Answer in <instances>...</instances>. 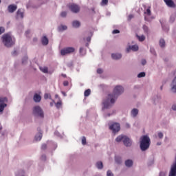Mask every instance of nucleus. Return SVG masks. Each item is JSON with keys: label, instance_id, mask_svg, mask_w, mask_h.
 Listing matches in <instances>:
<instances>
[{"label": "nucleus", "instance_id": "obj_15", "mask_svg": "<svg viewBox=\"0 0 176 176\" xmlns=\"http://www.w3.org/2000/svg\"><path fill=\"white\" fill-rule=\"evenodd\" d=\"M166 5L168 6V8H175V4L173 0H164Z\"/></svg>", "mask_w": 176, "mask_h": 176}, {"label": "nucleus", "instance_id": "obj_54", "mask_svg": "<svg viewBox=\"0 0 176 176\" xmlns=\"http://www.w3.org/2000/svg\"><path fill=\"white\" fill-rule=\"evenodd\" d=\"M159 176H166V173L164 172H160Z\"/></svg>", "mask_w": 176, "mask_h": 176}, {"label": "nucleus", "instance_id": "obj_44", "mask_svg": "<svg viewBox=\"0 0 176 176\" xmlns=\"http://www.w3.org/2000/svg\"><path fill=\"white\" fill-rule=\"evenodd\" d=\"M141 64H142V65H146V60L142 59Z\"/></svg>", "mask_w": 176, "mask_h": 176}, {"label": "nucleus", "instance_id": "obj_2", "mask_svg": "<svg viewBox=\"0 0 176 176\" xmlns=\"http://www.w3.org/2000/svg\"><path fill=\"white\" fill-rule=\"evenodd\" d=\"M151 146V138L148 135H145L140 138V148L142 152H145L149 149Z\"/></svg>", "mask_w": 176, "mask_h": 176}, {"label": "nucleus", "instance_id": "obj_29", "mask_svg": "<svg viewBox=\"0 0 176 176\" xmlns=\"http://www.w3.org/2000/svg\"><path fill=\"white\" fill-rule=\"evenodd\" d=\"M115 162L118 164H121V163H122V157H115Z\"/></svg>", "mask_w": 176, "mask_h": 176}, {"label": "nucleus", "instance_id": "obj_17", "mask_svg": "<svg viewBox=\"0 0 176 176\" xmlns=\"http://www.w3.org/2000/svg\"><path fill=\"white\" fill-rule=\"evenodd\" d=\"M113 60H120L122 58V54L115 53L111 54Z\"/></svg>", "mask_w": 176, "mask_h": 176}, {"label": "nucleus", "instance_id": "obj_5", "mask_svg": "<svg viewBox=\"0 0 176 176\" xmlns=\"http://www.w3.org/2000/svg\"><path fill=\"white\" fill-rule=\"evenodd\" d=\"M75 52V48L74 47H67L62 49L60 50L61 56H67V54H71Z\"/></svg>", "mask_w": 176, "mask_h": 176}, {"label": "nucleus", "instance_id": "obj_36", "mask_svg": "<svg viewBox=\"0 0 176 176\" xmlns=\"http://www.w3.org/2000/svg\"><path fill=\"white\" fill-rule=\"evenodd\" d=\"M100 5L101 6H105L108 5V0H102Z\"/></svg>", "mask_w": 176, "mask_h": 176}, {"label": "nucleus", "instance_id": "obj_28", "mask_svg": "<svg viewBox=\"0 0 176 176\" xmlns=\"http://www.w3.org/2000/svg\"><path fill=\"white\" fill-rule=\"evenodd\" d=\"M91 93V90H90V89L85 90L84 92L85 97H89Z\"/></svg>", "mask_w": 176, "mask_h": 176}, {"label": "nucleus", "instance_id": "obj_39", "mask_svg": "<svg viewBox=\"0 0 176 176\" xmlns=\"http://www.w3.org/2000/svg\"><path fill=\"white\" fill-rule=\"evenodd\" d=\"M157 135L160 140H162V138H163V137H164L163 133H162V132H158Z\"/></svg>", "mask_w": 176, "mask_h": 176}, {"label": "nucleus", "instance_id": "obj_26", "mask_svg": "<svg viewBox=\"0 0 176 176\" xmlns=\"http://www.w3.org/2000/svg\"><path fill=\"white\" fill-rule=\"evenodd\" d=\"M96 166L98 168V170H102V168H104V165L102 164V162L101 161H98V162H96Z\"/></svg>", "mask_w": 176, "mask_h": 176}, {"label": "nucleus", "instance_id": "obj_14", "mask_svg": "<svg viewBox=\"0 0 176 176\" xmlns=\"http://www.w3.org/2000/svg\"><path fill=\"white\" fill-rule=\"evenodd\" d=\"M130 50H133V52H137L138 50V45H130L129 47L126 48V52L129 53Z\"/></svg>", "mask_w": 176, "mask_h": 176}, {"label": "nucleus", "instance_id": "obj_46", "mask_svg": "<svg viewBox=\"0 0 176 176\" xmlns=\"http://www.w3.org/2000/svg\"><path fill=\"white\" fill-rule=\"evenodd\" d=\"M54 135H56V137H61V135L57 131L54 132Z\"/></svg>", "mask_w": 176, "mask_h": 176}, {"label": "nucleus", "instance_id": "obj_22", "mask_svg": "<svg viewBox=\"0 0 176 176\" xmlns=\"http://www.w3.org/2000/svg\"><path fill=\"white\" fill-rule=\"evenodd\" d=\"M42 132L39 131L34 137L35 141H41L42 140Z\"/></svg>", "mask_w": 176, "mask_h": 176}, {"label": "nucleus", "instance_id": "obj_9", "mask_svg": "<svg viewBox=\"0 0 176 176\" xmlns=\"http://www.w3.org/2000/svg\"><path fill=\"white\" fill-rule=\"evenodd\" d=\"M144 14H146L147 16H144L145 21L151 22L152 21L153 18H149V16L152 14V12H151V7H148L146 10L144 11Z\"/></svg>", "mask_w": 176, "mask_h": 176}, {"label": "nucleus", "instance_id": "obj_62", "mask_svg": "<svg viewBox=\"0 0 176 176\" xmlns=\"http://www.w3.org/2000/svg\"><path fill=\"white\" fill-rule=\"evenodd\" d=\"M157 145H162V143L161 142H158V143H157Z\"/></svg>", "mask_w": 176, "mask_h": 176}, {"label": "nucleus", "instance_id": "obj_57", "mask_svg": "<svg viewBox=\"0 0 176 176\" xmlns=\"http://www.w3.org/2000/svg\"><path fill=\"white\" fill-rule=\"evenodd\" d=\"M52 102H50V107H53L54 105V100L52 99Z\"/></svg>", "mask_w": 176, "mask_h": 176}, {"label": "nucleus", "instance_id": "obj_43", "mask_svg": "<svg viewBox=\"0 0 176 176\" xmlns=\"http://www.w3.org/2000/svg\"><path fill=\"white\" fill-rule=\"evenodd\" d=\"M113 113H115V111H113ZM113 113L104 114V118H109V116H111V115H112Z\"/></svg>", "mask_w": 176, "mask_h": 176}, {"label": "nucleus", "instance_id": "obj_60", "mask_svg": "<svg viewBox=\"0 0 176 176\" xmlns=\"http://www.w3.org/2000/svg\"><path fill=\"white\" fill-rule=\"evenodd\" d=\"M62 76H63V78H67V74H62Z\"/></svg>", "mask_w": 176, "mask_h": 176}, {"label": "nucleus", "instance_id": "obj_32", "mask_svg": "<svg viewBox=\"0 0 176 176\" xmlns=\"http://www.w3.org/2000/svg\"><path fill=\"white\" fill-rule=\"evenodd\" d=\"M143 30L145 34H149V28H148V26H146V25H143Z\"/></svg>", "mask_w": 176, "mask_h": 176}, {"label": "nucleus", "instance_id": "obj_47", "mask_svg": "<svg viewBox=\"0 0 176 176\" xmlns=\"http://www.w3.org/2000/svg\"><path fill=\"white\" fill-rule=\"evenodd\" d=\"M120 32V31H119V30H114L112 32V34H119Z\"/></svg>", "mask_w": 176, "mask_h": 176}, {"label": "nucleus", "instance_id": "obj_63", "mask_svg": "<svg viewBox=\"0 0 176 176\" xmlns=\"http://www.w3.org/2000/svg\"><path fill=\"white\" fill-rule=\"evenodd\" d=\"M85 45L87 46V47H89V43H86Z\"/></svg>", "mask_w": 176, "mask_h": 176}, {"label": "nucleus", "instance_id": "obj_11", "mask_svg": "<svg viewBox=\"0 0 176 176\" xmlns=\"http://www.w3.org/2000/svg\"><path fill=\"white\" fill-rule=\"evenodd\" d=\"M123 144L124 146L126 147H130L131 145H133V140L130 139V138L125 136L124 140H123Z\"/></svg>", "mask_w": 176, "mask_h": 176}, {"label": "nucleus", "instance_id": "obj_64", "mask_svg": "<svg viewBox=\"0 0 176 176\" xmlns=\"http://www.w3.org/2000/svg\"><path fill=\"white\" fill-rule=\"evenodd\" d=\"M26 34H30V31H26Z\"/></svg>", "mask_w": 176, "mask_h": 176}, {"label": "nucleus", "instance_id": "obj_25", "mask_svg": "<svg viewBox=\"0 0 176 176\" xmlns=\"http://www.w3.org/2000/svg\"><path fill=\"white\" fill-rule=\"evenodd\" d=\"M72 27L74 28H79L80 27V22L79 21H74L72 22Z\"/></svg>", "mask_w": 176, "mask_h": 176}, {"label": "nucleus", "instance_id": "obj_51", "mask_svg": "<svg viewBox=\"0 0 176 176\" xmlns=\"http://www.w3.org/2000/svg\"><path fill=\"white\" fill-rule=\"evenodd\" d=\"M41 160H46V155H43L42 156H41Z\"/></svg>", "mask_w": 176, "mask_h": 176}, {"label": "nucleus", "instance_id": "obj_16", "mask_svg": "<svg viewBox=\"0 0 176 176\" xmlns=\"http://www.w3.org/2000/svg\"><path fill=\"white\" fill-rule=\"evenodd\" d=\"M33 100L34 102H41V100H42V97L41 96V95L38 94H35L34 95Z\"/></svg>", "mask_w": 176, "mask_h": 176}, {"label": "nucleus", "instance_id": "obj_6", "mask_svg": "<svg viewBox=\"0 0 176 176\" xmlns=\"http://www.w3.org/2000/svg\"><path fill=\"white\" fill-rule=\"evenodd\" d=\"M6 102H8V99L5 97H0V112H3L5 108L8 107Z\"/></svg>", "mask_w": 176, "mask_h": 176}, {"label": "nucleus", "instance_id": "obj_45", "mask_svg": "<svg viewBox=\"0 0 176 176\" xmlns=\"http://www.w3.org/2000/svg\"><path fill=\"white\" fill-rule=\"evenodd\" d=\"M107 176H113V173H112V171L108 170L107 173Z\"/></svg>", "mask_w": 176, "mask_h": 176}, {"label": "nucleus", "instance_id": "obj_27", "mask_svg": "<svg viewBox=\"0 0 176 176\" xmlns=\"http://www.w3.org/2000/svg\"><path fill=\"white\" fill-rule=\"evenodd\" d=\"M63 105V102L61 100H59L56 103H55V107L57 108V109H60Z\"/></svg>", "mask_w": 176, "mask_h": 176}, {"label": "nucleus", "instance_id": "obj_56", "mask_svg": "<svg viewBox=\"0 0 176 176\" xmlns=\"http://www.w3.org/2000/svg\"><path fill=\"white\" fill-rule=\"evenodd\" d=\"M90 41H91V36H88V37L87 38V42H90Z\"/></svg>", "mask_w": 176, "mask_h": 176}, {"label": "nucleus", "instance_id": "obj_8", "mask_svg": "<svg viewBox=\"0 0 176 176\" xmlns=\"http://www.w3.org/2000/svg\"><path fill=\"white\" fill-rule=\"evenodd\" d=\"M69 8L72 13H79L80 11V7L76 4H71Z\"/></svg>", "mask_w": 176, "mask_h": 176}, {"label": "nucleus", "instance_id": "obj_61", "mask_svg": "<svg viewBox=\"0 0 176 176\" xmlns=\"http://www.w3.org/2000/svg\"><path fill=\"white\" fill-rule=\"evenodd\" d=\"M34 42H36L37 41H38V39L37 38H34V40H33Z\"/></svg>", "mask_w": 176, "mask_h": 176}, {"label": "nucleus", "instance_id": "obj_48", "mask_svg": "<svg viewBox=\"0 0 176 176\" xmlns=\"http://www.w3.org/2000/svg\"><path fill=\"white\" fill-rule=\"evenodd\" d=\"M47 146L45 144H42V146H41V149H43V150L46 149Z\"/></svg>", "mask_w": 176, "mask_h": 176}, {"label": "nucleus", "instance_id": "obj_19", "mask_svg": "<svg viewBox=\"0 0 176 176\" xmlns=\"http://www.w3.org/2000/svg\"><path fill=\"white\" fill-rule=\"evenodd\" d=\"M133 164H134V162L132 160H126L125 161L126 167H128V168L133 167Z\"/></svg>", "mask_w": 176, "mask_h": 176}, {"label": "nucleus", "instance_id": "obj_10", "mask_svg": "<svg viewBox=\"0 0 176 176\" xmlns=\"http://www.w3.org/2000/svg\"><path fill=\"white\" fill-rule=\"evenodd\" d=\"M16 19V20H23L24 19V10L20 8L17 10Z\"/></svg>", "mask_w": 176, "mask_h": 176}, {"label": "nucleus", "instance_id": "obj_18", "mask_svg": "<svg viewBox=\"0 0 176 176\" xmlns=\"http://www.w3.org/2000/svg\"><path fill=\"white\" fill-rule=\"evenodd\" d=\"M41 43L43 46H47V45H49V39L47 38V37H46V36L42 37Z\"/></svg>", "mask_w": 176, "mask_h": 176}, {"label": "nucleus", "instance_id": "obj_59", "mask_svg": "<svg viewBox=\"0 0 176 176\" xmlns=\"http://www.w3.org/2000/svg\"><path fill=\"white\" fill-rule=\"evenodd\" d=\"M55 98H58V100H60V97H58V94H56V95H55Z\"/></svg>", "mask_w": 176, "mask_h": 176}, {"label": "nucleus", "instance_id": "obj_23", "mask_svg": "<svg viewBox=\"0 0 176 176\" xmlns=\"http://www.w3.org/2000/svg\"><path fill=\"white\" fill-rule=\"evenodd\" d=\"M159 45L162 49L166 47V41L164 38H160L159 41Z\"/></svg>", "mask_w": 176, "mask_h": 176}, {"label": "nucleus", "instance_id": "obj_38", "mask_svg": "<svg viewBox=\"0 0 176 176\" xmlns=\"http://www.w3.org/2000/svg\"><path fill=\"white\" fill-rule=\"evenodd\" d=\"M82 145H86V137L85 136L82 138Z\"/></svg>", "mask_w": 176, "mask_h": 176}, {"label": "nucleus", "instance_id": "obj_49", "mask_svg": "<svg viewBox=\"0 0 176 176\" xmlns=\"http://www.w3.org/2000/svg\"><path fill=\"white\" fill-rule=\"evenodd\" d=\"M133 17H134V16H133V14H130L128 16V21H130V20H131V19H133Z\"/></svg>", "mask_w": 176, "mask_h": 176}, {"label": "nucleus", "instance_id": "obj_21", "mask_svg": "<svg viewBox=\"0 0 176 176\" xmlns=\"http://www.w3.org/2000/svg\"><path fill=\"white\" fill-rule=\"evenodd\" d=\"M67 27L65 25H60L58 27V31H59V32H63V31H66V30H67Z\"/></svg>", "mask_w": 176, "mask_h": 176}, {"label": "nucleus", "instance_id": "obj_24", "mask_svg": "<svg viewBox=\"0 0 176 176\" xmlns=\"http://www.w3.org/2000/svg\"><path fill=\"white\" fill-rule=\"evenodd\" d=\"M175 18H176V11L171 14L169 19L170 23H174L175 21Z\"/></svg>", "mask_w": 176, "mask_h": 176}, {"label": "nucleus", "instance_id": "obj_7", "mask_svg": "<svg viewBox=\"0 0 176 176\" xmlns=\"http://www.w3.org/2000/svg\"><path fill=\"white\" fill-rule=\"evenodd\" d=\"M110 130L113 131V133H118V131H120V123H113L109 126Z\"/></svg>", "mask_w": 176, "mask_h": 176}, {"label": "nucleus", "instance_id": "obj_30", "mask_svg": "<svg viewBox=\"0 0 176 176\" xmlns=\"http://www.w3.org/2000/svg\"><path fill=\"white\" fill-rule=\"evenodd\" d=\"M79 53L80 56H85V54H86V50H85V48L80 47L79 50Z\"/></svg>", "mask_w": 176, "mask_h": 176}, {"label": "nucleus", "instance_id": "obj_58", "mask_svg": "<svg viewBox=\"0 0 176 176\" xmlns=\"http://www.w3.org/2000/svg\"><path fill=\"white\" fill-rule=\"evenodd\" d=\"M61 94H63V96H64V97H67V94L64 91H61Z\"/></svg>", "mask_w": 176, "mask_h": 176}, {"label": "nucleus", "instance_id": "obj_52", "mask_svg": "<svg viewBox=\"0 0 176 176\" xmlns=\"http://www.w3.org/2000/svg\"><path fill=\"white\" fill-rule=\"evenodd\" d=\"M97 72H98V74H102V69H98Z\"/></svg>", "mask_w": 176, "mask_h": 176}, {"label": "nucleus", "instance_id": "obj_55", "mask_svg": "<svg viewBox=\"0 0 176 176\" xmlns=\"http://www.w3.org/2000/svg\"><path fill=\"white\" fill-rule=\"evenodd\" d=\"M172 109H173V111H176V104H173L172 106Z\"/></svg>", "mask_w": 176, "mask_h": 176}, {"label": "nucleus", "instance_id": "obj_33", "mask_svg": "<svg viewBox=\"0 0 176 176\" xmlns=\"http://www.w3.org/2000/svg\"><path fill=\"white\" fill-rule=\"evenodd\" d=\"M40 69L42 72H43L44 74H47V71L48 69L46 67H40Z\"/></svg>", "mask_w": 176, "mask_h": 176}, {"label": "nucleus", "instance_id": "obj_4", "mask_svg": "<svg viewBox=\"0 0 176 176\" xmlns=\"http://www.w3.org/2000/svg\"><path fill=\"white\" fill-rule=\"evenodd\" d=\"M32 114L37 119H43L45 118V112L40 106H34L33 107Z\"/></svg>", "mask_w": 176, "mask_h": 176}, {"label": "nucleus", "instance_id": "obj_31", "mask_svg": "<svg viewBox=\"0 0 176 176\" xmlns=\"http://www.w3.org/2000/svg\"><path fill=\"white\" fill-rule=\"evenodd\" d=\"M137 38L140 42H144V41H145V36L144 35H142V36L137 35Z\"/></svg>", "mask_w": 176, "mask_h": 176}, {"label": "nucleus", "instance_id": "obj_13", "mask_svg": "<svg viewBox=\"0 0 176 176\" xmlns=\"http://www.w3.org/2000/svg\"><path fill=\"white\" fill-rule=\"evenodd\" d=\"M140 111L138 110V109H133L131 111V118H137V116H138V113H139Z\"/></svg>", "mask_w": 176, "mask_h": 176}, {"label": "nucleus", "instance_id": "obj_53", "mask_svg": "<svg viewBox=\"0 0 176 176\" xmlns=\"http://www.w3.org/2000/svg\"><path fill=\"white\" fill-rule=\"evenodd\" d=\"M125 126L126 129H130V127H131L130 124H129V123H126Z\"/></svg>", "mask_w": 176, "mask_h": 176}, {"label": "nucleus", "instance_id": "obj_34", "mask_svg": "<svg viewBox=\"0 0 176 176\" xmlns=\"http://www.w3.org/2000/svg\"><path fill=\"white\" fill-rule=\"evenodd\" d=\"M44 98L45 100H47V98L52 100V95H50V94H44Z\"/></svg>", "mask_w": 176, "mask_h": 176}, {"label": "nucleus", "instance_id": "obj_37", "mask_svg": "<svg viewBox=\"0 0 176 176\" xmlns=\"http://www.w3.org/2000/svg\"><path fill=\"white\" fill-rule=\"evenodd\" d=\"M150 52L153 56H156V51H155V48H150Z\"/></svg>", "mask_w": 176, "mask_h": 176}, {"label": "nucleus", "instance_id": "obj_40", "mask_svg": "<svg viewBox=\"0 0 176 176\" xmlns=\"http://www.w3.org/2000/svg\"><path fill=\"white\" fill-rule=\"evenodd\" d=\"M27 60H28V57L25 56V57L22 59V64H25V63H27Z\"/></svg>", "mask_w": 176, "mask_h": 176}, {"label": "nucleus", "instance_id": "obj_12", "mask_svg": "<svg viewBox=\"0 0 176 176\" xmlns=\"http://www.w3.org/2000/svg\"><path fill=\"white\" fill-rule=\"evenodd\" d=\"M17 10V5L11 4L8 6V11L9 13H14Z\"/></svg>", "mask_w": 176, "mask_h": 176}, {"label": "nucleus", "instance_id": "obj_35", "mask_svg": "<svg viewBox=\"0 0 176 176\" xmlns=\"http://www.w3.org/2000/svg\"><path fill=\"white\" fill-rule=\"evenodd\" d=\"M145 72H142L138 74V78H145Z\"/></svg>", "mask_w": 176, "mask_h": 176}, {"label": "nucleus", "instance_id": "obj_1", "mask_svg": "<svg viewBox=\"0 0 176 176\" xmlns=\"http://www.w3.org/2000/svg\"><path fill=\"white\" fill-rule=\"evenodd\" d=\"M124 91V88L120 85H117L113 91V94H110L107 96L106 99L103 100V107L102 110L109 109V108H112L113 105L115 104L116 101V98L120 96V94H123Z\"/></svg>", "mask_w": 176, "mask_h": 176}, {"label": "nucleus", "instance_id": "obj_20", "mask_svg": "<svg viewBox=\"0 0 176 176\" xmlns=\"http://www.w3.org/2000/svg\"><path fill=\"white\" fill-rule=\"evenodd\" d=\"M126 138V135H120L116 138V142H123L124 141V138Z\"/></svg>", "mask_w": 176, "mask_h": 176}, {"label": "nucleus", "instance_id": "obj_41", "mask_svg": "<svg viewBox=\"0 0 176 176\" xmlns=\"http://www.w3.org/2000/svg\"><path fill=\"white\" fill-rule=\"evenodd\" d=\"M61 17H67V12L63 11L60 13Z\"/></svg>", "mask_w": 176, "mask_h": 176}, {"label": "nucleus", "instance_id": "obj_50", "mask_svg": "<svg viewBox=\"0 0 176 176\" xmlns=\"http://www.w3.org/2000/svg\"><path fill=\"white\" fill-rule=\"evenodd\" d=\"M68 85H69V82H68V81L66 80V81L63 82V85L64 86H68Z\"/></svg>", "mask_w": 176, "mask_h": 176}, {"label": "nucleus", "instance_id": "obj_42", "mask_svg": "<svg viewBox=\"0 0 176 176\" xmlns=\"http://www.w3.org/2000/svg\"><path fill=\"white\" fill-rule=\"evenodd\" d=\"M5 32V28L3 27H0V35H2Z\"/></svg>", "mask_w": 176, "mask_h": 176}, {"label": "nucleus", "instance_id": "obj_3", "mask_svg": "<svg viewBox=\"0 0 176 176\" xmlns=\"http://www.w3.org/2000/svg\"><path fill=\"white\" fill-rule=\"evenodd\" d=\"M1 41L6 47H12L16 43V39L9 33L4 34L1 36Z\"/></svg>", "mask_w": 176, "mask_h": 176}]
</instances>
